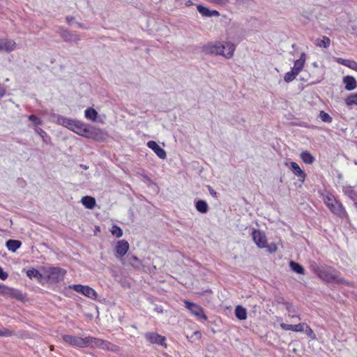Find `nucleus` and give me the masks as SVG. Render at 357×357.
Returning <instances> with one entry per match:
<instances>
[{
  "label": "nucleus",
  "mask_w": 357,
  "mask_h": 357,
  "mask_svg": "<svg viewBox=\"0 0 357 357\" xmlns=\"http://www.w3.org/2000/svg\"><path fill=\"white\" fill-rule=\"evenodd\" d=\"M303 66H304V61H299L298 59H297L294 61V66L292 69H294V71H296L299 74V73L302 70Z\"/></svg>",
  "instance_id": "obj_38"
},
{
  "label": "nucleus",
  "mask_w": 357,
  "mask_h": 357,
  "mask_svg": "<svg viewBox=\"0 0 357 357\" xmlns=\"http://www.w3.org/2000/svg\"><path fill=\"white\" fill-rule=\"evenodd\" d=\"M58 124L67 128L77 135L88 139H93L98 142H103L106 139V134L98 128L84 123L82 121L71 119L61 115H57Z\"/></svg>",
  "instance_id": "obj_1"
},
{
  "label": "nucleus",
  "mask_w": 357,
  "mask_h": 357,
  "mask_svg": "<svg viewBox=\"0 0 357 357\" xmlns=\"http://www.w3.org/2000/svg\"><path fill=\"white\" fill-rule=\"evenodd\" d=\"M68 288L73 289L76 292L80 293L85 296L93 300H96L98 296L96 291L89 286H84L82 284H73L68 286Z\"/></svg>",
  "instance_id": "obj_7"
},
{
  "label": "nucleus",
  "mask_w": 357,
  "mask_h": 357,
  "mask_svg": "<svg viewBox=\"0 0 357 357\" xmlns=\"http://www.w3.org/2000/svg\"><path fill=\"white\" fill-rule=\"evenodd\" d=\"M0 294L8 296L20 301H22L24 299V295L21 291L8 287L3 284H0Z\"/></svg>",
  "instance_id": "obj_9"
},
{
  "label": "nucleus",
  "mask_w": 357,
  "mask_h": 357,
  "mask_svg": "<svg viewBox=\"0 0 357 357\" xmlns=\"http://www.w3.org/2000/svg\"><path fill=\"white\" fill-rule=\"evenodd\" d=\"M345 66L357 71V62L348 59Z\"/></svg>",
  "instance_id": "obj_41"
},
{
  "label": "nucleus",
  "mask_w": 357,
  "mask_h": 357,
  "mask_svg": "<svg viewBox=\"0 0 357 357\" xmlns=\"http://www.w3.org/2000/svg\"><path fill=\"white\" fill-rule=\"evenodd\" d=\"M98 115V112L93 107H89L84 111L85 117L92 121H96Z\"/></svg>",
  "instance_id": "obj_26"
},
{
  "label": "nucleus",
  "mask_w": 357,
  "mask_h": 357,
  "mask_svg": "<svg viewBox=\"0 0 357 357\" xmlns=\"http://www.w3.org/2000/svg\"><path fill=\"white\" fill-rule=\"evenodd\" d=\"M202 50L206 54L221 55L226 59H230L234 55L235 46L229 42L224 44L222 42L215 41L214 43L210 42L203 45Z\"/></svg>",
  "instance_id": "obj_3"
},
{
  "label": "nucleus",
  "mask_w": 357,
  "mask_h": 357,
  "mask_svg": "<svg viewBox=\"0 0 357 357\" xmlns=\"http://www.w3.org/2000/svg\"><path fill=\"white\" fill-rule=\"evenodd\" d=\"M305 59H306V55H305V53H303H303L301 54V56H300V58L298 59V60H299V61H304V63H305Z\"/></svg>",
  "instance_id": "obj_52"
},
{
  "label": "nucleus",
  "mask_w": 357,
  "mask_h": 357,
  "mask_svg": "<svg viewBox=\"0 0 357 357\" xmlns=\"http://www.w3.org/2000/svg\"><path fill=\"white\" fill-rule=\"evenodd\" d=\"M298 75V73L296 72V71H294V69H291V71L289 72H287L285 75H284V80L289 83V82H292L295 78Z\"/></svg>",
  "instance_id": "obj_33"
},
{
  "label": "nucleus",
  "mask_w": 357,
  "mask_h": 357,
  "mask_svg": "<svg viewBox=\"0 0 357 357\" xmlns=\"http://www.w3.org/2000/svg\"><path fill=\"white\" fill-rule=\"evenodd\" d=\"M305 323H300L296 325L287 324L284 323L280 324L282 329L285 331H292L295 332H303L304 331Z\"/></svg>",
  "instance_id": "obj_17"
},
{
  "label": "nucleus",
  "mask_w": 357,
  "mask_h": 357,
  "mask_svg": "<svg viewBox=\"0 0 357 357\" xmlns=\"http://www.w3.org/2000/svg\"><path fill=\"white\" fill-rule=\"evenodd\" d=\"M315 45L320 47L328 48L331 45V39L324 36L322 38H317L315 40Z\"/></svg>",
  "instance_id": "obj_28"
},
{
  "label": "nucleus",
  "mask_w": 357,
  "mask_h": 357,
  "mask_svg": "<svg viewBox=\"0 0 357 357\" xmlns=\"http://www.w3.org/2000/svg\"><path fill=\"white\" fill-rule=\"evenodd\" d=\"M235 316L239 320H245L247 318V310L241 305H237L235 308Z\"/></svg>",
  "instance_id": "obj_25"
},
{
  "label": "nucleus",
  "mask_w": 357,
  "mask_h": 357,
  "mask_svg": "<svg viewBox=\"0 0 357 357\" xmlns=\"http://www.w3.org/2000/svg\"><path fill=\"white\" fill-rule=\"evenodd\" d=\"M26 275L30 279L36 278L38 280H40L43 278V275L40 273V271L33 268L29 269L26 271Z\"/></svg>",
  "instance_id": "obj_31"
},
{
  "label": "nucleus",
  "mask_w": 357,
  "mask_h": 357,
  "mask_svg": "<svg viewBox=\"0 0 357 357\" xmlns=\"http://www.w3.org/2000/svg\"><path fill=\"white\" fill-rule=\"evenodd\" d=\"M45 278L50 283H59L62 282L66 275V270L58 266H47L43 268Z\"/></svg>",
  "instance_id": "obj_4"
},
{
  "label": "nucleus",
  "mask_w": 357,
  "mask_h": 357,
  "mask_svg": "<svg viewBox=\"0 0 357 357\" xmlns=\"http://www.w3.org/2000/svg\"><path fill=\"white\" fill-rule=\"evenodd\" d=\"M35 132L42 138L43 141L45 144H49L50 142V137L48 136L47 132L39 127L35 128Z\"/></svg>",
  "instance_id": "obj_30"
},
{
  "label": "nucleus",
  "mask_w": 357,
  "mask_h": 357,
  "mask_svg": "<svg viewBox=\"0 0 357 357\" xmlns=\"http://www.w3.org/2000/svg\"><path fill=\"white\" fill-rule=\"evenodd\" d=\"M8 273L6 272L3 271V268L0 266V278L2 280H5L8 278Z\"/></svg>",
  "instance_id": "obj_44"
},
{
  "label": "nucleus",
  "mask_w": 357,
  "mask_h": 357,
  "mask_svg": "<svg viewBox=\"0 0 357 357\" xmlns=\"http://www.w3.org/2000/svg\"><path fill=\"white\" fill-rule=\"evenodd\" d=\"M147 146L153 150L154 153L160 158V159H165L167 157L166 151L161 148L156 142L155 141H149L147 142Z\"/></svg>",
  "instance_id": "obj_14"
},
{
  "label": "nucleus",
  "mask_w": 357,
  "mask_h": 357,
  "mask_svg": "<svg viewBox=\"0 0 357 357\" xmlns=\"http://www.w3.org/2000/svg\"><path fill=\"white\" fill-rule=\"evenodd\" d=\"M29 120L31 121L35 126H39L43 123V121L34 114H31L28 117Z\"/></svg>",
  "instance_id": "obj_39"
},
{
  "label": "nucleus",
  "mask_w": 357,
  "mask_h": 357,
  "mask_svg": "<svg viewBox=\"0 0 357 357\" xmlns=\"http://www.w3.org/2000/svg\"><path fill=\"white\" fill-rule=\"evenodd\" d=\"M74 20V17L73 16H67L66 17V21L68 24H70L71 22Z\"/></svg>",
  "instance_id": "obj_51"
},
{
  "label": "nucleus",
  "mask_w": 357,
  "mask_h": 357,
  "mask_svg": "<svg viewBox=\"0 0 357 357\" xmlns=\"http://www.w3.org/2000/svg\"><path fill=\"white\" fill-rule=\"evenodd\" d=\"M334 199H333L332 197H326L324 202H325L326 204L327 205V202H333Z\"/></svg>",
  "instance_id": "obj_53"
},
{
  "label": "nucleus",
  "mask_w": 357,
  "mask_h": 357,
  "mask_svg": "<svg viewBox=\"0 0 357 357\" xmlns=\"http://www.w3.org/2000/svg\"><path fill=\"white\" fill-rule=\"evenodd\" d=\"M6 88L0 84V99L3 97V96L6 94Z\"/></svg>",
  "instance_id": "obj_47"
},
{
  "label": "nucleus",
  "mask_w": 357,
  "mask_h": 357,
  "mask_svg": "<svg viewBox=\"0 0 357 357\" xmlns=\"http://www.w3.org/2000/svg\"><path fill=\"white\" fill-rule=\"evenodd\" d=\"M16 43L14 40L8 39H0V52L5 51L10 52L15 50Z\"/></svg>",
  "instance_id": "obj_16"
},
{
  "label": "nucleus",
  "mask_w": 357,
  "mask_h": 357,
  "mask_svg": "<svg viewBox=\"0 0 357 357\" xmlns=\"http://www.w3.org/2000/svg\"><path fill=\"white\" fill-rule=\"evenodd\" d=\"M345 103L347 105H357V93H352L347 96L345 99Z\"/></svg>",
  "instance_id": "obj_34"
},
{
  "label": "nucleus",
  "mask_w": 357,
  "mask_h": 357,
  "mask_svg": "<svg viewBox=\"0 0 357 357\" xmlns=\"http://www.w3.org/2000/svg\"><path fill=\"white\" fill-rule=\"evenodd\" d=\"M210 15L209 17H213V16H219L220 15V13L218 10H210Z\"/></svg>",
  "instance_id": "obj_49"
},
{
  "label": "nucleus",
  "mask_w": 357,
  "mask_h": 357,
  "mask_svg": "<svg viewBox=\"0 0 357 357\" xmlns=\"http://www.w3.org/2000/svg\"><path fill=\"white\" fill-rule=\"evenodd\" d=\"M195 206L197 211L204 214L208 213L209 210L207 202L203 199H199L195 202Z\"/></svg>",
  "instance_id": "obj_20"
},
{
  "label": "nucleus",
  "mask_w": 357,
  "mask_h": 357,
  "mask_svg": "<svg viewBox=\"0 0 357 357\" xmlns=\"http://www.w3.org/2000/svg\"><path fill=\"white\" fill-rule=\"evenodd\" d=\"M184 303H185V307L187 309H188L190 311H191L192 308H195V305H197L196 303L188 301H185Z\"/></svg>",
  "instance_id": "obj_43"
},
{
  "label": "nucleus",
  "mask_w": 357,
  "mask_h": 357,
  "mask_svg": "<svg viewBox=\"0 0 357 357\" xmlns=\"http://www.w3.org/2000/svg\"><path fill=\"white\" fill-rule=\"evenodd\" d=\"M76 24H77V25L79 28L85 29H88V27H86L84 24H82V23H79V22H77Z\"/></svg>",
  "instance_id": "obj_54"
},
{
  "label": "nucleus",
  "mask_w": 357,
  "mask_h": 357,
  "mask_svg": "<svg viewBox=\"0 0 357 357\" xmlns=\"http://www.w3.org/2000/svg\"><path fill=\"white\" fill-rule=\"evenodd\" d=\"M89 347L91 348L97 347L99 349H105L108 351H114V348L116 347V345L113 344L112 343L107 340L93 337L91 336L89 337Z\"/></svg>",
  "instance_id": "obj_8"
},
{
  "label": "nucleus",
  "mask_w": 357,
  "mask_h": 357,
  "mask_svg": "<svg viewBox=\"0 0 357 357\" xmlns=\"http://www.w3.org/2000/svg\"><path fill=\"white\" fill-rule=\"evenodd\" d=\"M89 337H86L84 338L72 335H62V340L66 344L76 348H84L89 347Z\"/></svg>",
  "instance_id": "obj_5"
},
{
  "label": "nucleus",
  "mask_w": 357,
  "mask_h": 357,
  "mask_svg": "<svg viewBox=\"0 0 357 357\" xmlns=\"http://www.w3.org/2000/svg\"><path fill=\"white\" fill-rule=\"evenodd\" d=\"M110 231L113 236H115L117 238H120L123 236V230L116 225H112Z\"/></svg>",
  "instance_id": "obj_35"
},
{
  "label": "nucleus",
  "mask_w": 357,
  "mask_h": 357,
  "mask_svg": "<svg viewBox=\"0 0 357 357\" xmlns=\"http://www.w3.org/2000/svg\"><path fill=\"white\" fill-rule=\"evenodd\" d=\"M305 334L308 337H310L311 339H312V340L315 339L316 335H315L313 330L307 324H305Z\"/></svg>",
  "instance_id": "obj_40"
},
{
  "label": "nucleus",
  "mask_w": 357,
  "mask_h": 357,
  "mask_svg": "<svg viewBox=\"0 0 357 357\" xmlns=\"http://www.w3.org/2000/svg\"><path fill=\"white\" fill-rule=\"evenodd\" d=\"M289 266L293 271L298 274H305V268L299 263L294 261L289 262Z\"/></svg>",
  "instance_id": "obj_29"
},
{
  "label": "nucleus",
  "mask_w": 357,
  "mask_h": 357,
  "mask_svg": "<svg viewBox=\"0 0 357 357\" xmlns=\"http://www.w3.org/2000/svg\"><path fill=\"white\" fill-rule=\"evenodd\" d=\"M343 192L344 195L348 196L352 201L354 202V204L356 205V202H357V192L354 190L352 186H345L343 188Z\"/></svg>",
  "instance_id": "obj_22"
},
{
  "label": "nucleus",
  "mask_w": 357,
  "mask_h": 357,
  "mask_svg": "<svg viewBox=\"0 0 357 357\" xmlns=\"http://www.w3.org/2000/svg\"><path fill=\"white\" fill-rule=\"evenodd\" d=\"M56 33L62 38L66 43L75 42L77 43L81 40L80 35L75 32L71 31L63 26H59L56 30Z\"/></svg>",
  "instance_id": "obj_6"
},
{
  "label": "nucleus",
  "mask_w": 357,
  "mask_h": 357,
  "mask_svg": "<svg viewBox=\"0 0 357 357\" xmlns=\"http://www.w3.org/2000/svg\"><path fill=\"white\" fill-rule=\"evenodd\" d=\"M300 157L303 162L307 165H312L315 160L314 157L308 151H303Z\"/></svg>",
  "instance_id": "obj_24"
},
{
  "label": "nucleus",
  "mask_w": 357,
  "mask_h": 357,
  "mask_svg": "<svg viewBox=\"0 0 357 357\" xmlns=\"http://www.w3.org/2000/svg\"><path fill=\"white\" fill-rule=\"evenodd\" d=\"M327 206L332 213L340 218H344L347 215V212L343 205L336 199H334L333 202H327Z\"/></svg>",
  "instance_id": "obj_11"
},
{
  "label": "nucleus",
  "mask_w": 357,
  "mask_h": 357,
  "mask_svg": "<svg viewBox=\"0 0 357 357\" xmlns=\"http://www.w3.org/2000/svg\"><path fill=\"white\" fill-rule=\"evenodd\" d=\"M252 236L254 242L259 248H265L267 247L266 236L264 231L254 229Z\"/></svg>",
  "instance_id": "obj_10"
},
{
  "label": "nucleus",
  "mask_w": 357,
  "mask_h": 357,
  "mask_svg": "<svg viewBox=\"0 0 357 357\" xmlns=\"http://www.w3.org/2000/svg\"><path fill=\"white\" fill-rule=\"evenodd\" d=\"M22 245V242L19 240L9 239L6 242L7 249L12 252H15Z\"/></svg>",
  "instance_id": "obj_21"
},
{
  "label": "nucleus",
  "mask_w": 357,
  "mask_h": 357,
  "mask_svg": "<svg viewBox=\"0 0 357 357\" xmlns=\"http://www.w3.org/2000/svg\"><path fill=\"white\" fill-rule=\"evenodd\" d=\"M128 261L129 264L135 268H138L142 265L140 260L137 257H135L134 255H131V256L128 255Z\"/></svg>",
  "instance_id": "obj_32"
},
{
  "label": "nucleus",
  "mask_w": 357,
  "mask_h": 357,
  "mask_svg": "<svg viewBox=\"0 0 357 357\" xmlns=\"http://www.w3.org/2000/svg\"><path fill=\"white\" fill-rule=\"evenodd\" d=\"M207 188L208 190L210 195L212 197H217V196H218L217 192L211 185H207Z\"/></svg>",
  "instance_id": "obj_45"
},
{
  "label": "nucleus",
  "mask_w": 357,
  "mask_h": 357,
  "mask_svg": "<svg viewBox=\"0 0 357 357\" xmlns=\"http://www.w3.org/2000/svg\"><path fill=\"white\" fill-rule=\"evenodd\" d=\"M129 249V243L126 240H121L117 242L115 250L118 255L121 257L126 255Z\"/></svg>",
  "instance_id": "obj_15"
},
{
  "label": "nucleus",
  "mask_w": 357,
  "mask_h": 357,
  "mask_svg": "<svg viewBox=\"0 0 357 357\" xmlns=\"http://www.w3.org/2000/svg\"><path fill=\"white\" fill-rule=\"evenodd\" d=\"M284 301H286L284 299V298H280V301H278V303H282V302H284Z\"/></svg>",
  "instance_id": "obj_56"
},
{
  "label": "nucleus",
  "mask_w": 357,
  "mask_h": 357,
  "mask_svg": "<svg viewBox=\"0 0 357 357\" xmlns=\"http://www.w3.org/2000/svg\"><path fill=\"white\" fill-rule=\"evenodd\" d=\"M344 88L347 91L354 90L357 86V82L353 76L347 75L343 78Z\"/></svg>",
  "instance_id": "obj_18"
},
{
  "label": "nucleus",
  "mask_w": 357,
  "mask_h": 357,
  "mask_svg": "<svg viewBox=\"0 0 357 357\" xmlns=\"http://www.w3.org/2000/svg\"><path fill=\"white\" fill-rule=\"evenodd\" d=\"M82 204L88 209H93L96 204L94 197L91 196H84L81 200Z\"/></svg>",
  "instance_id": "obj_23"
},
{
  "label": "nucleus",
  "mask_w": 357,
  "mask_h": 357,
  "mask_svg": "<svg viewBox=\"0 0 357 357\" xmlns=\"http://www.w3.org/2000/svg\"><path fill=\"white\" fill-rule=\"evenodd\" d=\"M155 310L158 312V313H162L163 312V310H162V307H156L155 308Z\"/></svg>",
  "instance_id": "obj_55"
},
{
  "label": "nucleus",
  "mask_w": 357,
  "mask_h": 357,
  "mask_svg": "<svg viewBox=\"0 0 357 357\" xmlns=\"http://www.w3.org/2000/svg\"><path fill=\"white\" fill-rule=\"evenodd\" d=\"M190 312L192 314L197 317L198 320L201 321L207 320V316L205 314L204 309L197 304L195 305V308L192 309Z\"/></svg>",
  "instance_id": "obj_19"
},
{
  "label": "nucleus",
  "mask_w": 357,
  "mask_h": 357,
  "mask_svg": "<svg viewBox=\"0 0 357 357\" xmlns=\"http://www.w3.org/2000/svg\"><path fill=\"white\" fill-rule=\"evenodd\" d=\"M355 206H356V207L357 208V202H356V205H355Z\"/></svg>",
  "instance_id": "obj_57"
},
{
  "label": "nucleus",
  "mask_w": 357,
  "mask_h": 357,
  "mask_svg": "<svg viewBox=\"0 0 357 357\" xmlns=\"http://www.w3.org/2000/svg\"><path fill=\"white\" fill-rule=\"evenodd\" d=\"M13 335V332L7 328L0 330V336L9 337Z\"/></svg>",
  "instance_id": "obj_42"
},
{
  "label": "nucleus",
  "mask_w": 357,
  "mask_h": 357,
  "mask_svg": "<svg viewBox=\"0 0 357 357\" xmlns=\"http://www.w3.org/2000/svg\"><path fill=\"white\" fill-rule=\"evenodd\" d=\"M312 271L322 280L326 282L344 284L349 286L350 282L344 278L336 275V270L331 266H318L315 262L311 264Z\"/></svg>",
  "instance_id": "obj_2"
},
{
  "label": "nucleus",
  "mask_w": 357,
  "mask_h": 357,
  "mask_svg": "<svg viewBox=\"0 0 357 357\" xmlns=\"http://www.w3.org/2000/svg\"><path fill=\"white\" fill-rule=\"evenodd\" d=\"M319 116L321 119V121L325 123H331L332 122V120H333L332 117L328 113L325 112L324 111H320Z\"/></svg>",
  "instance_id": "obj_36"
},
{
  "label": "nucleus",
  "mask_w": 357,
  "mask_h": 357,
  "mask_svg": "<svg viewBox=\"0 0 357 357\" xmlns=\"http://www.w3.org/2000/svg\"><path fill=\"white\" fill-rule=\"evenodd\" d=\"M197 8L198 12L203 16L209 17L210 10L207 7H205L203 5L199 4L197 6Z\"/></svg>",
  "instance_id": "obj_37"
},
{
  "label": "nucleus",
  "mask_w": 357,
  "mask_h": 357,
  "mask_svg": "<svg viewBox=\"0 0 357 357\" xmlns=\"http://www.w3.org/2000/svg\"><path fill=\"white\" fill-rule=\"evenodd\" d=\"M348 59H342V58H337L336 59V61L340 63V64H342L343 66H345L347 64V61Z\"/></svg>",
  "instance_id": "obj_48"
},
{
  "label": "nucleus",
  "mask_w": 357,
  "mask_h": 357,
  "mask_svg": "<svg viewBox=\"0 0 357 357\" xmlns=\"http://www.w3.org/2000/svg\"><path fill=\"white\" fill-rule=\"evenodd\" d=\"M282 304L285 306L286 310L289 313V316L294 318V317H298L299 319H301L299 315H296L295 313L297 312L296 307L291 303L287 301L282 302Z\"/></svg>",
  "instance_id": "obj_27"
},
{
  "label": "nucleus",
  "mask_w": 357,
  "mask_h": 357,
  "mask_svg": "<svg viewBox=\"0 0 357 357\" xmlns=\"http://www.w3.org/2000/svg\"><path fill=\"white\" fill-rule=\"evenodd\" d=\"M266 248H268V251L270 253H273V252H275L277 250V246L274 243H272L271 245H270L268 246L267 245Z\"/></svg>",
  "instance_id": "obj_46"
},
{
  "label": "nucleus",
  "mask_w": 357,
  "mask_h": 357,
  "mask_svg": "<svg viewBox=\"0 0 357 357\" xmlns=\"http://www.w3.org/2000/svg\"><path fill=\"white\" fill-rule=\"evenodd\" d=\"M289 169L291 171L298 176V181L303 183L307 176L305 172L301 169L299 165L295 162H289Z\"/></svg>",
  "instance_id": "obj_13"
},
{
  "label": "nucleus",
  "mask_w": 357,
  "mask_h": 357,
  "mask_svg": "<svg viewBox=\"0 0 357 357\" xmlns=\"http://www.w3.org/2000/svg\"><path fill=\"white\" fill-rule=\"evenodd\" d=\"M145 338L151 344H156L158 345L166 347V337L156 333H147L145 334Z\"/></svg>",
  "instance_id": "obj_12"
},
{
  "label": "nucleus",
  "mask_w": 357,
  "mask_h": 357,
  "mask_svg": "<svg viewBox=\"0 0 357 357\" xmlns=\"http://www.w3.org/2000/svg\"><path fill=\"white\" fill-rule=\"evenodd\" d=\"M193 336H195L197 340H199L202 337V333L199 331H195V333H193V334L192 335L191 337H192Z\"/></svg>",
  "instance_id": "obj_50"
}]
</instances>
